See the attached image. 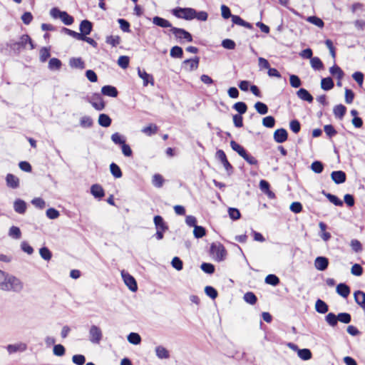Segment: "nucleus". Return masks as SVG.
Returning a JSON list of instances; mask_svg holds the SVG:
<instances>
[{
    "label": "nucleus",
    "instance_id": "nucleus-40",
    "mask_svg": "<svg viewBox=\"0 0 365 365\" xmlns=\"http://www.w3.org/2000/svg\"><path fill=\"white\" fill-rule=\"evenodd\" d=\"M170 56L173 58H182L184 56L183 49L180 46H173L170 51Z\"/></svg>",
    "mask_w": 365,
    "mask_h": 365
},
{
    "label": "nucleus",
    "instance_id": "nucleus-37",
    "mask_svg": "<svg viewBox=\"0 0 365 365\" xmlns=\"http://www.w3.org/2000/svg\"><path fill=\"white\" fill-rule=\"evenodd\" d=\"M159 127L155 123H149L142 129V132L148 136H152L158 133Z\"/></svg>",
    "mask_w": 365,
    "mask_h": 365
},
{
    "label": "nucleus",
    "instance_id": "nucleus-3",
    "mask_svg": "<svg viewBox=\"0 0 365 365\" xmlns=\"http://www.w3.org/2000/svg\"><path fill=\"white\" fill-rule=\"evenodd\" d=\"M170 31L174 35L176 40L181 44L185 42L191 43L193 41V36L191 33L182 28L172 27Z\"/></svg>",
    "mask_w": 365,
    "mask_h": 365
},
{
    "label": "nucleus",
    "instance_id": "nucleus-57",
    "mask_svg": "<svg viewBox=\"0 0 365 365\" xmlns=\"http://www.w3.org/2000/svg\"><path fill=\"white\" fill-rule=\"evenodd\" d=\"M164 182H165V179L162 175H160L159 173H155L153 175V179H152V183L155 187H156L158 188L162 187Z\"/></svg>",
    "mask_w": 365,
    "mask_h": 365
},
{
    "label": "nucleus",
    "instance_id": "nucleus-39",
    "mask_svg": "<svg viewBox=\"0 0 365 365\" xmlns=\"http://www.w3.org/2000/svg\"><path fill=\"white\" fill-rule=\"evenodd\" d=\"M110 139L115 145L118 146H120L126 143V138L118 132L113 133Z\"/></svg>",
    "mask_w": 365,
    "mask_h": 365
},
{
    "label": "nucleus",
    "instance_id": "nucleus-20",
    "mask_svg": "<svg viewBox=\"0 0 365 365\" xmlns=\"http://www.w3.org/2000/svg\"><path fill=\"white\" fill-rule=\"evenodd\" d=\"M27 207L26 201L21 198H16L14 202V210L18 214L24 215L26 212Z\"/></svg>",
    "mask_w": 365,
    "mask_h": 365
},
{
    "label": "nucleus",
    "instance_id": "nucleus-15",
    "mask_svg": "<svg viewBox=\"0 0 365 365\" xmlns=\"http://www.w3.org/2000/svg\"><path fill=\"white\" fill-rule=\"evenodd\" d=\"M153 222L156 230L166 232L169 229L168 223L161 215H155L153 217Z\"/></svg>",
    "mask_w": 365,
    "mask_h": 365
},
{
    "label": "nucleus",
    "instance_id": "nucleus-60",
    "mask_svg": "<svg viewBox=\"0 0 365 365\" xmlns=\"http://www.w3.org/2000/svg\"><path fill=\"white\" fill-rule=\"evenodd\" d=\"M39 255L46 261H49L53 256L51 251L46 246H43L39 249Z\"/></svg>",
    "mask_w": 365,
    "mask_h": 365
},
{
    "label": "nucleus",
    "instance_id": "nucleus-22",
    "mask_svg": "<svg viewBox=\"0 0 365 365\" xmlns=\"http://www.w3.org/2000/svg\"><path fill=\"white\" fill-rule=\"evenodd\" d=\"M296 94L299 99L309 103H312L314 101L313 96L304 88H299Z\"/></svg>",
    "mask_w": 365,
    "mask_h": 365
},
{
    "label": "nucleus",
    "instance_id": "nucleus-12",
    "mask_svg": "<svg viewBox=\"0 0 365 365\" xmlns=\"http://www.w3.org/2000/svg\"><path fill=\"white\" fill-rule=\"evenodd\" d=\"M288 132L284 128H277L273 133V139L277 143H283L288 139Z\"/></svg>",
    "mask_w": 365,
    "mask_h": 365
},
{
    "label": "nucleus",
    "instance_id": "nucleus-61",
    "mask_svg": "<svg viewBox=\"0 0 365 365\" xmlns=\"http://www.w3.org/2000/svg\"><path fill=\"white\" fill-rule=\"evenodd\" d=\"M9 236L13 239L19 240L21 237V231L17 226L12 225L9 230Z\"/></svg>",
    "mask_w": 365,
    "mask_h": 365
},
{
    "label": "nucleus",
    "instance_id": "nucleus-26",
    "mask_svg": "<svg viewBox=\"0 0 365 365\" xmlns=\"http://www.w3.org/2000/svg\"><path fill=\"white\" fill-rule=\"evenodd\" d=\"M336 292L343 298H347L350 294L351 289L344 282H341L336 285Z\"/></svg>",
    "mask_w": 365,
    "mask_h": 365
},
{
    "label": "nucleus",
    "instance_id": "nucleus-46",
    "mask_svg": "<svg viewBox=\"0 0 365 365\" xmlns=\"http://www.w3.org/2000/svg\"><path fill=\"white\" fill-rule=\"evenodd\" d=\"M232 108L235 110L239 115L245 114L247 110V105L243 101H238L234 103Z\"/></svg>",
    "mask_w": 365,
    "mask_h": 365
},
{
    "label": "nucleus",
    "instance_id": "nucleus-52",
    "mask_svg": "<svg viewBox=\"0 0 365 365\" xmlns=\"http://www.w3.org/2000/svg\"><path fill=\"white\" fill-rule=\"evenodd\" d=\"M245 302L250 305H255L257 302V297L253 292H247L243 297Z\"/></svg>",
    "mask_w": 365,
    "mask_h": 365
},
{
    "label": "nucleus",
    "instance_id": "nucleus-2",
    "mask_svg": "<svg viewBox=\"0 0 365 365\" xmlns=\"http://www.w3.org/2000/svg\"><path fill=\"white\" fill-rule=\"evenodd\" d=\"M6 46L15 55H19L23 50L26 49V39L25 34L20 36L19 41L15 39H9L6 43Z\"/></svg>",
    "mask_w": 365,
    "mask_h": 365
},
{
    "label": "nucleus",
    "instance_id": "nucleus-33",
    "mask_svg": "<svg viewBox=\"0 0 365 365\" xmlns=\"http://www.w3.org/2000/svg\"><path fill=\"white\" fill-rule=\"evenodd\" d=\"M195 9L192 7H182L181 19L185 21H192L194 19Z\"/></svg>",
    "mask_w": 365,
    "mask_h": 365
},
{
    "label": "nucleus",
    "instance_id": "nucleus-56",
    "mask_svg": "<svg viewBox=\"0 0 365 365\" xmlns=\"http://www.w3.org/2000/svg\"><path fill=\"white\" fill-rule=\"evenodd\" d=\"M324 131L328 138L331 139L337 134V130L332 124L324 125Z\"/></svg>",
    "mask_w": 365,
    "mask_h": 365
},
{
    "label": "nucleus",
    "instance_id": "nucleus-34",
    "mask_svg": "<svg viewBox=\"0 0 365 365\" xmlns=\"http://www.w3.org/2000/svg\"><path fill=\"white\" fill-rule=\"evenodd\" d=\"M329 73L336 78H344L345 76L344 71L335 63L329 68Z\"/></svg>",
    "mask_w": 365,
    "mask_h": 365
},
{
    "label": "nucleus",
    "instance_id": "nucleus-54",
    "mask_svg": "<svg viewBox=\"0 0 365 365\" xmlns=\"http://www.w3.org/2000/svg\"><path fill=\"white\" fill-rule=\"evenodd\" d=\"M289 76L290 86L294 88H299L302 84L301 78L297 75L292 73L289 74Z\"/></svg>",
    "mask_w": 365,
    "mask_h": 365
},
{
    "label": "nucleus",
    "instance_id": "nucleus-16",
    "mask_svg": "<svg viewBox=\"0 0 365 365\" xmlns=\"http://www.w3.org/2000/svg\"><path fill=\"white\" fill-rule=\"evenodd\" d=\"M93 23L88 19H83L81 21L79 24V30L83 37L88 36L93 31Z\"/></svg>",
    "mask_w": 365,
    "mask_h": 365
},
{
    "label": "nucleus",
    "instance_id": "nucleus-27",
    "mask_svg": "<svg viewBox=\"0 0 365 365\" xmlns=\"http://www.w3.org/2000/svg\"><path fill=\"white\" fill-rule=\"evenodd\" d=\"M354 299L355 302L363 309H365V292L358 289L354 291Z\"/></svg>",
    "mask_w": 365,
    "mask_h": 365
},
{
    "label": "nucleus",
    "instance_id": "nucleus-6",
    "mask_svg": "<svg viewBox=\"0 0 365 365\" xmlns=\"http://www.w3.org/2000/svg\"><path fill=\"white\" fill-rule=\"evenodd\" d=\"M215 157L222 164L223 167L227 171V175L230 176L234 173V168L229 162L225 151L221 149H217L216 151Z\"/></svg>",
    "mask_w": 365,
    "mask_h": 365
},
{
    "label": "nucleus",
    "instance_id": "nucleus-5",
    "mask_svg": "<svg viewBox=\"0 0 365 365\" xmlns=\"http://www.w3.org/2000/svg\"><path fill=\"white\" fill-rule=\"evenodd\" d=\"M210 255L215 254V260L217 262H222L226 259V256L227 255V252L224 247V245L221 243H215L212 242L210 247Z\"/></svg>",
    "mask_w": 365,
    "mask_h": 365
},
{
    "label": "nucleus",
    "instance_id": "nucleus-24",
    "mask_svg": "<svg viewBox=\"0 0 365 365\" xmlns=\"http://www.w3.org/2000/svg\"><path fill=\"white\" fill-rule=\"evenodd\" d=\"M6 349L7 351L10 354H11L16 353L18 351H26L27 349V345H26V344L23 343V342H20V343H17V344H8L6 346Z\"/></svg>",
    "mask_w": 365,
    "mask_h": 365
},
{
    "label": "nucleus",
    "instance_id": "nucleus-42",
    "mask_svg": "<svg viewBox=\"0 0 365 365\" xmlns=\"http://www.w3.org/2000/svg\"><path fill=\"white\" fill-rule=\"evenodd\" d=\"M310 168L314 173L320 174L324 169V164L320 160H315L312 163Z\"/></svg>",
    "mask_w": 365,
    "mask_h": 365
},
{
    "label": "nucleus",
    "instance_id": "nucleus-8",
    "mask_svg": "<svg viewBox=\"0 0 365 365\" xmlns=\"http://www.w3.org/2000/svg\"><path fill=\"white\" fill-rule=\"evenodd\" d=\"M200 58L195 56L194 57L187 58L182 62V68L186 71H192L199 67Z\"/></svg>",
    "mask_w": 365,
    "mask_h": 365
},
{
    "label": "nucleus",
    "instance_id": "nucleus-1",
    "mask_svg": "<svg viewBox=\"0 0 365 365\" xmlns=\"http://www.w3.org/2000/svg\"><path fill=\"white\" fill-rule=\"evenodd\" d=\"M24 288L23 282L16 277L9 274L7 276V279L3 287L4 291H12L14 292L19 293Z\"/></svg>",
    "mask_w": 365,
    "mask_h": 365
},
{
    "label": "nucleus",
    "instance_id": "nucleus-17",
    "mask_svg": "<svg viewBox=\"0 0 365 365\" xmlns=\"http://www.w3.org/2000/svg\"><path fill=\"white\" fill-rule=\"evenodd\" d=\"M6 186L11 189H17L20 186L19 178L12 173H8L5 178Z\"/></svg>",
    "mask_w": 365,
    "mask_h": 365
},
{
    "label": "nucleus",
    "instance_id": "nucleus-14",
    "mask_svg": "<svg viewBox=\"0 0 365 365\" xmlns=\"http://www.w3.org/2000/svg\"><path fill=\"white\" fill-rule=\"evenodd\" d=\"M330 177L336 185L342 184L346 180V174L343 170H334L331 173Z\"/></svg>",
    "mask_w": 365,
    "mask_h": 365
},
{
    "label": "nucleus",
    "instance_id": "nucleus-49",
    "mask_svg": "<svg viewBox=\"0 0 365 365\" xmlns=\"http://www.w3.org/2000/svg\"><path fill=\"white\" fill-rule=\"evenodd\" d=\"M254 108L256 111L260 115H265L269 111V108L267 104L261 101H257L255 103Z\"/></svg>",
    "mask_w": 365,
    "mask_h": 365
},
{
    "label": "nucleus",
    "instance_id": "nucleus-58",
    "mask_svg": "<svg viewBox=\"0 0 365 365\" xmlns=\"http://www.w3.org/2000/svg\"><path fill=\"white\" fill-rule=\"evenodd\" d=\"M220 10L222 19H224L225 20H227L230 18L232 19L234 14H232L231 9L228 6L225 4H222L220 6Z\"/></svg>",
    "mask_w": 365,
    "mask_h": 365
},
{
    "label": "nucleus",
    "instance_id": "nucleus-18",
    "mask_svg": "<svg viewBox=\"0 0 365 365\" xmlns=\"http://www.w3.org/2000/svg\"><path fill=\"white\" fill-rule=\"evenodd\" d=\"M118 91L116 87L112 85H105L101 88V96H106L111 98H116L118 96Z\"/></svg>",
    "mask_w": 365,
    "mask_h": 365
},
{
    "label": "nucleus",
    "instance_id": "nucleus-44",
    "mask_svg": "<svg viewBox=\"0 0 365 365\" xmlns=\"http://www.w3.org/2000/svg\"><path fill=\"white\" fill-rule=\"evenodd\" d=\"M264 282L267 284H269L273 287H276L279 284L280 279L276 274H269L265 277Z\"/></svg>",
    "mask_w": 365,
    "mask_h": 365
},
{
    "label": "nucleus",
    "instance_id": "nucleus-19",
    "mask_svg": "<svg viewBox=\"0 0 365 365\" xmlns=\"http://www.w3.org/2000/svg\"><path fill=\"white\" fill-rule=\"evenodd\" d=\"M232 22V26L234 25L240 26L245 27L246 29L252 30L254 29V26L252 24L244 20L240 16L234 14L233 17L231 19Z\"/></svg>",
    "mask_w": 365,
    "mask_h": 365
},
{
    "label": "nucleus",
    "instance_id": "nucleus-31",
    "mask_svg": "<svg viewBox=\"0 0 365 365\" xmlns=\"http://www.w3.org/2000/svg\"><path fill=\"white\" fill-rule=\"evenodd\" d=\"M98 123L103 128H108L112 123V118L106 113H100L98 115Z\"/></svg>",
    "mask_w": 365,
    "mask_h": 365
},
{
    "label": "nucleus",
    "instance_id": "nucleus-25",
    "mask_svg": "<svg viewBox=\"0 0 365 365\" xmlns=\"http://www.w3.org/2000/svg\"><path fill=\"white\" fill-rule=\"evenodd\" d=\"M68 64L72 68L83 70L86 68V63L81 57L70 58Z\"/></svg>",
    "mask_w": 365,
    "mask_h": 365
},
{
    "label": "nucleus",
    "instance_id": "nucleus-13",
    "mask_svg": "<svg viewBox=\"0 0 365 365\" xmlns=\"http://www.w3.org/2000/svg\"><path fill=\"white\" fill-rule=\"evenodd\" d=\"M329 259L325 256H318L314 259V267L318 271L324 272L327 269Z\"/></svg>",
    "mask_w": 365,
    "mask_h": 365
},
{
    "label": "nucleus",
    "instance_id": "nucleus-29",
    "mask_svg": "<svg viewBox=\"0 0 365 365\" xmlns=\"http://www.w3.org/2000/svg\"><path fill=\"white\" fill-rule=\"evenodd\" d=\"M62 66V61L59 58L52 57L48 61V68L51 71H60Z\"/></svg>",
    "mask_w": 365,
    "mask_h": 365
},
{
    "label": "nucleus",
    "instance_id": "nucleus-23",
    "mask_svg": "<svg viewBox=\"0 0 365 365\" xmlns=\"http://www.w3.org/2000/svg\"><path fill=\"white\" fill-rule=\"evenodd\" d=\"M321 193L324 196H325L327 198V200L335 206L342 207L344 205V202L336 195L328 192L324 190H322Z\"/></svg>",
    "mask_w": 365,
    "mask_h": 365
},
{
    "label": "nucleus",
    "instance_id": "nucleus-9",
    "mask_svg": "<svg viewBox=\"0 0 365 365\" xmlns=\"http://www.w3.org/2000/svg\"><path fill=\"white\" fill-rule=\"evenodd\" d=\"M89 340L92 343L99 344L103 338L101 328L96 325H91L89 329Z\"/></svg>",
    "mask_w": 365,
    "mask_h": 365
},
{
    "label": "nucleus",
    "instance_id": "nucleus-11",
    "mask_svg": "<svg viewBox=\"0 0 365 365\" xmlns=\"http://www.w3.org/2000/svg\"><path fill=\"white\" fill-rule=\"evenodd\" d=\"M137 70L138 76L143 80V86H148V84L154 86L155 80L152 74L147 73L145 69H141L140 67H138Z\"/></svg>",
    "mask_w": 365,
    "mask_h": 365
},
{
    "label": "nucleus",
    "instance_id": "nucleus-4",
    "mask_svg": "<svg viewBox=\"0 0 365 365\" xmlns=\"http://www.w3.org/2000/svg\"><path fill=\"white\" fill-rule=\"evenodd\" d=\"M83 98L98 111L104 110L106 106V102L99 93H93L91 96H86Z\"/></svg>",
    "mask_w": 365,
    "mask_h": 365
},
{
    "label": "nucleus",
    "instance_id": "nucleus-41",
    "mask_svg": "<svg viewBox=\"0 0 365 365\" xmlns=\"http://www.w3.org/2000/svg\"><path fill=\"white\" fill-rule=\"evenodd\" d=\"M110 172L114 178H120L123 176V172L118 165L115 163H111L109 165Z\"/></svg>",
    "mask_w": 365,
    "mask_h": 365
},
{
    "label": "nucleus",
    "instance_id": "nucleus-32",
    "mask_svg": "<svg viewBox=\"0 0 365 365\" xmlns=\"http://www.w3.org/2000/svg\"><path fill=\"white\" fill-rule=\"evenodd\" d=\"M315 310L319 314H326L329 311V305L322 299H317L315 302Z\"/></svg>",
    "mask_w": 365,
    "mask_h": 365
},
{
    "label": "nucleus",
    "instance_id": "nucleus-28",
    "mask_svg": "<svg viewBox=\"0 0 365 365\" xmlns=\"http://www.w3.org/2000/svg\"><path fill=\"white\" fill-rule=\"evenodd\" d=\"M346 110V107L341 103L335 106L333 108V113L335 118L339 120H342L344 118Z\"/></svg>",
    "mask_w": 365,
    "mask_h": 365
},
{
    "label": "nucleus",
    "instance_id": "nucleus-59",
    "mask_svg": "<svg viewBox=\"0 0 365 365\" xmlns=\"http://www.w3.org/2000/svg\"><path fill=\"white\" fill-rule=\"evenodd\" d=\"M200 269L207 274H212L215 272V266L210 262H202Z\"/></svg>",
    "mask_w": 365,
    "mask_h": 365
},
{
    "label": "nucleus",
    "instance_id": "nucleus-53",
    "mask_svg": "<svg viewBox=\"0 0 365 365\" xmlns=\"http://www.w3.org/2000/svg\"><path fill=\"white\" fill-rule=\"evenodd\" d=\"M227 212L229 217L233 221L240 220L242 217L240 210L237 207H228Z\"/></svg>",
    "mask_w": 365,
    "mask_h": 365
},
{
    "label": "nucleus",
    "instance_id": "nucleus-38",
    "mask_svg": "<svg viewBox=\"0 0 365 365\" xmlns=\"http://www.w3.org/2000/svg\"><path fill=\"white\" fill-rule=\"evenodd\" d=\"M311 67L314 71H322L324 68V65L319 57L314 56L310 59Z\"/></svg>",
    "mask_w": 365,
    "mask_h": 365
},
{
    "label": "nucleus",
    "instance_id": "nucleus-50",
    "mask_svg": "<svg viewBox=\"0 0 365 365\" xmlns=\"http://www.w3.org/2000/svg\"><path fill=\"white\" fill-rule=\"evenodd\" d=\"M40 57L39 60L41 62H46L51 56V48L47 46H43L40 49Z\"/></svg>",
    "mask_w": 365,
    "mask_h": 365
},
{
    "label": "nucleus",
    "instance_id": "nucleus-63",
    "mask_svg": "<svg viewBox=\"0 0 365 365\" xmlns=\"http://www.w3.org/2000/svg\"><path fill=\"white\" fill-rule=\"evenodd\" d=\"M206 234L207 230L203 226L197 225L193 230V235L196 239H200L205 236Z\"/></svg>",
    "mask_w": 365,
    "mask_h": 365
},
{
    "label": "nucleus",
    "instance_id": "nucleus-45",
    "mask_svg": "<svg viewBox=\"0 0 365 365\" xmlns=\"http://www.w3.org/2000/svg\"><path fill=\"white\" fill-rule=\"evenodd\" d=\"M306 21L319 28H323L324 23L323 20L317 16L312 15L306 18Z\"/></svg>",
    "mask_w": 365,
    "mask_h": 365
},
{
    "label": "nucleus",
    "instance_id": "nucleus-51",
    "mask_svg": "<svg viewBox=\"0 0 365 365\" xmlns=\"http://www.w3.org/2000/svg\"><path fill=\"white\" fill-rule=\"evenodd\" d=\"M205 294L209 297L211 299H215L218 296L217 290L211 285H207L204 288Z\"/></svg>",
    "mask_w": 365,
    "mask_h": 365
},
{
    "label": "nucleus",
    "instance_id": "nucleus-35",
    "mask_svg": "<svg viewBox=\"0 0 365 365\" xmlns=\"http://www.w3.org/2000/svg\"><path fill=\"white\" fill-rule=\"evenodd\" d=\"M338 316L334 312H329L324 317L325 322L330 327L335 328L338 325Z\"/></svg>",
    "mask_w": 365,
    "mask_h": 365
},
{
    "label": "nucleus",
    "instance_id": "nucleus-48",
    "mask_svg": "<svg viewBox=\"0 0 365 365\" xmlns=\"http://www.w3.org/2000/svg\"><path fill=\"white\" fill-rule=\"evenodd\" d=\"M297 356L304 361H307L312 359V353L309 349L303 348L299 349L297 352Z\"/></svg>",
    "mask_w": 365,
    "mask_h": 365
},
{
    "label": "nucleus",
    "instance_id": "nucleus-64",
    "mask_svg": "<svg viewBox=\"0 0 365 365\" xmlns=\"http://www.w3.org/2000/svg\"><path fill=\"white\" fill-rule=\"evenodd\" d=\"M60 20L66 26H71L74 23V17L66 11L62 14Z\"/></svg>",
    "mask_w": 365,
    "mask_h": 365
},
{
    "label": "nucleus",
    "instance_id": "nucleus-55",
    "mask_svg": "<svg viewBox=\"0 0 365 365\" xmlns=\"http://www.w3.org/2000/svg\"><path fill=\"white\" fill-rule=\"evenodd\" d=\"M117 22L118 23L119 27L122 31H123L125 33H130L131 32L130 24L128 20H126L125 19L120 18V19H117Z\"/></svg>",
    "mask_w": 365,
    "mask_h": 365
},
{
    "label": "nucleus",
    "instance_id": "nucleus-36",
    "mask_svg": "<svg viewBox=\"0 0 365 365\" xmlns=\"http://www.w3.org/2000/svg\"><path fill=\"white\" fill-rule=\"evenodd\" d=\"M155 354L158 358L160 359H167L170 357L169 351L163 346L159 345L155 347Z\"/></svg>",
    "mask_w": 365,
    "mask_h": 365
},
{
    "label": "nucleus",
    "instance_id": "nucleus-21",
    "mask_svg": "<svg viewBox=\"0 0 365 365\" xmlns=\"http://www.w3.org/2000/svg\"><path fill=\"white\" fill-rule=\"evenodd\" d=\"M152 21L154 25L163 29L170 28L172 29V27H174L168 19L159 16H155L153 17Z\"/></svg>",
    "mask_w": 365,
    "mask_h": 365
},
{
    "label": "nucleus",
    "instance_id": "nucleus-30",
    "mask_svg": "<svg viewBox=\"0 0 365 365\" xmlns=\"http://www.w3.org/2000/svg\"><path fill=\"white\" fill-rule=\"evenodd\" d=\"M320 86L323 91H329L334 87V83L331 77L327 76L322 78Z\"/></svg>",
    "mask_w": 365,
    "mask_h": 365
},
{
    "label": "nucleus",
    "instance_id": "nucleus-62",
    "mask_svg": "<svg viewBox=\"0 0 365 365\" xmlns=\"http://www.w3.org/2000/svg\"><path fill=\"white\" fill-rule=\"evenodd\" d=\"M276 120L272 115H267L262 118V125L267 128H272L275 126Z\"/></svg>",
    "mask_w": 365,
    "mask_h": 365
},
{
    "label": "nucleus",
    "instance_id": "nucleus-47",
    "mask_svg": "<svg viewBox=\"0 0 365 365\" xmlns=\"http://www.w3.org/2000/svg\"><path fill=\"white\" fill-rule=\"evenodd\" d=\"M230 147L240 157H242L247 151L242 145H241L234 140H232L230 141Z\"/></svg>",
    "mask_w": 365,
    "mask_h": 365
},
{
    "label": "nucleus",
    "instance_id": "nucleus-43",
    "mask_svg": "<svg viewBox=\"0 0 365 365\" xmlns=\"http://www.w3.org/2000/svg\"><path fill=\"white\" fill-rule=\"evenodd\" d=\"M127 340L131 344L138 345L140 344L142 339L138 333L130 332L127 336Z\"/></svg>",
    "mask_w": 365,
    "mask_h": 365
},
{
    "label": "nucleus",
    "instance_id": "nucleus-10",
    "mask_svg": "<svg viewBox=\"0 0 365 365\" xmlns=\"http://www.w3.org/2000/svg\"><path fill=\"white\" fill-rule=\"evenodd\" d=\"M90 192L93 197L98 201L102 200L106 195L105 190L103 186L98 183L93 184L91 186Z\"/></svg>",
    "mask_w": 365,
    "mask_h": 365
},
{
    "label": "nucleus",
    "instance_id": "nucleus-7",
    "mask_svg": "<svg viewBox=\"0 0 365 365\" xmlns=\"http://www.w3.org/2000/svg\"><path fill=\"white\" fill-rule=\"evenodd\" d=\"M121 277L128 288L133 292H135L138 289V283L135 277L125 270L121 271Z\"/></svg>",
    "mask_w": 365,
    "mask_h": 365
}]
</instances>
